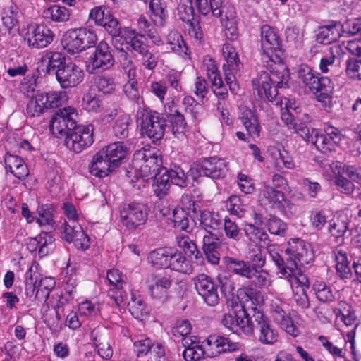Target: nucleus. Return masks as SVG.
I'll list each match as a JSON object with an SVG mask.
<instances>
[{
    "mask_svg": "<svg viewBox=\"0 0 361 361\" xmlns=\"http://www.w3.org/2000/svg\"><path fill=\"white\" fill-rule=\"evenodd\" d=\"M317 298L322 302H331L335 299V293L332 288L324 282H317L313 285Z\"/></svg>",
    "mask_w": 361,
    "mask_h": 361,
    "instance_id": "nucleus-48",
    "label": "nucleus"
},
{
    "mask_svg": "<svg viewBox=\"0 0 361 361\" xmlns=\"http://www.w3.org/2000/svg\"><path fill=\"white\" fill-rule=\"evenodd\" d=\"M186 165H179L171 163L169 168L161 169L156 176V187L154 190L158 196L166 194L171 184L185 188L192 185V183L186 176Z\"/></svg>",
    "mask_w": 361,
    "mask_h": 361,
    "instance_id": "nucleus-6",
    "label": "nucleus"
},
{
    "mask_svg": "<svg viewBox=\"0 0 361 361\" xmlns=\"http://www.w3.org/2000/svg\"><path fill=\"white\" fill-rule=\"evenodd\" d=\"M200 223L201 227L207 231V234H210L213 231L220 228L221 219L217 213L203 210L200 212Z\"/></svg>",
    "mask_w": 361,
    "mask_h": 361,
    "instance_id": "nucleus-36",
    "label": "nucleus"
},
{
    "mask_svg": "<svg viewBox=\"0 0 361 361\" xmlns=\"http://www.w3.org/2000/svg\"><path fill=\"white\" fill-rule=\"evenodd\" d=\"M269 255L279 273L286 276L293 274L299 264H307L314 259L312 251L300 238H292L288 241L284 255L275 250H270Z\"/></svg>",
    "mask_w": 361,
    "mask_h": 361,
    "instance_id": "nucleus-3",
    "label": "nucleus"
},
{
    "mask_svg": "<svg viewBox=\"0 0 361 361\" xmlns=\"http://www.w3.org/2000/svg\"><path fill=\"white\" fill-rule=\"evenodd\" d=\"M149 8L155 24L163 26L168 18L166 2L164 0H150Z\"/></svg>",
    "mask_w": 361,
    "mask_h": 361,
    "instance_id": "nucleus-37",
    "label": "nucleus"
},
{
    "mask_svg": "<svg viewBox=\"0 0 361 361\" xmlns=\"http://www.w3.org/2000/svg\"><path fill=\"white\" fill-rule=\"evenodd\" d=\"M43 99V97H41L39 92H38L34 99L28 102L26 108L27 114L31 117L40 116L44 110H47Z\"/></svg>",
    "mask_w": 361,
    "mask_h": 361,
    "instance_id": "nucleus-57",
    "label": "nucleus"
},
{
    "mask_svg": "<svg viewBox=\"0 0 361 361\" xmlns=\"http://www.w3.org/2000/svg\"><path fill=\"white\" fill-rule=\"evenodd\" d=\"M177 16L183 22L187 23L194 20V7L192 0H179Z\"/></svg>",
    "mask_w": 361,
    "mask_h": 361,
    "instance_id": "nucleus-52",
    "label": "nucleus"
},
{
    "mask_svg": "<svg viewBox=\"0 0 361 361\" xmlns=\"http://www.w3.org/2000/svg\"><path fill=\"white\" fill-rule=\"evenodd\" d=\"M185 111L191 115L192 119L195 121L199 118L202 111V106L198 103L194 97L185 96L182 101Z\"/></svg>",
    "mask_w": 361,
    "mask_h": 361,
    "instance_id": "nucleus-55",
    "label": "nucleus"
},
{
    "mask_svg": "<svg viewBox=\"0 0 361 361\" xmlns=\"http://www.w3.org/2000/svg\"><path fill=\"white\" fill-rule=\"evenodd\" d=\"M47 59L46 72L49 75H54L63 89L76 87L84 79L83 70L76 63L68 61L66 54L61 51H47Z\"/></svg>",
    "mask_w": 361,
    "mask_h": 361,
    "instance_id": "nucleus-2",
    "label": "nucleus"
},
{
    "mask_svg": "<svg viewBox=\"0 0 361 361\" xmlns=\"http://www.w3.org/2000/svg\"><path fill=\"white\" fill-rule=\"evenodd\" d=\"M193 282L197 293L207 305L214 307L219 303V285L211 276L200 274L193 279Z\"/></svg>",
    "mask_w": 361,
    "mask_h": 361,
    "instance_id": "nucleus-12",
    "label": "nucleus"
},
{
    "mask_svg": "<svg viewBox=\"0 0 361 361\" xmlns=\"http://www.w3.org/2000/svg\"><path fill=\"white\" fill-rule=\"evenodd\" d=\"M255 331L258 341L262 345H274L279 338L277 329L273 322L260 310L254 317Z\"/></svg>",
    "mask_w": 361,
    "mask_h": 361,
    "instance_id": "nucleus-14",
    "label": "nucleus"
},
{
    "mask_svg": "<svg viewBox=\"0 0 361 361\" xmlns=\"http://www.w3.org/2000/svg\"><path fill=\"white\" fill-rule=\"evenodd\" d=\"M202 175L213 180L223 179L228 172V162L217 157L204 158L201 161Z\"/></svg>",
    "mask_w": 361,
    "mask_h": 361,
    "instance_id": "nucleus-17",
    "label": "nucleus"
},
{
    "mask_svg": "<svg viewBox=\"0 0 361 361\" xmlns=\"http://www.w3.org/2000/svg\"><path fill=\"white\" fill-rule=\"evenodd\" d=\"M207 345L204 347L198 343L192 348L185 349L183 355L186 361H199L201 358L207 357Z\"/></svg>",
    "mask_w": 361,
    "mask_h": 361,
    "instance_id": "nucleus-59",
    "label": "nucleus"
},
{
    "mask_svg": "<svg viewBox=\"0 0 361 361\" xmlns=\"http://www.w3.org/2000/svg\"><path fill=\"white\" fill-rule=\"evenodd\" d=\"M70 10L66 7L54 4L43 10L42 16L48 23H63L69 20Z\"/></svg>",
    "mask_w": 361,
    "mask_h": 361,
    "instance_id": "nucleus-29",
    "label": "nucleus"
},
{
    "mask_svg": "<svg viewBox=\"0 0 361 361\" xmlns=\"http://www.w3.org/2000/svg\"><path fill=\"white\" fill-rule=\"evenodd\" d=\"M166 121V132L169 131L178 139H182L185 136L187 128V122L184 115L180 111L171 110L167 111V116L164 115Z\"/></svg>",
    "mask_w": 361,
    "mask_h": 361,
    "instance_id": "nucleus-21",
    "label": "nucleus"
},
{
    "mask_svg": "<svg viewBox=\"0 0 361 361\" xmlns=\"http://www.w3.org/2000/svg\"><path fill=\"white\" fill-rule=\"evenodd\" d=\"M262 195L267 202L272 204L274 208H283L282 201L285 197L284 192L280 190H277L272 186L265 185L262 191Z\"/></svg>",
    "mask_w": 361,
    "mask_h": 361,
    "instance_id": "nucleus-41",
    "label": "nucleus"
},
{
    "mask_svg": "<svg viewBox=\"0 0 361 361\" xmlns=\"http://www.w3.org/2000/svg\"><path fill=\"white\" fill-rule=\"evenodd\" d=\"M348 229L349 220L347 216L336 218L329 223V231L336 238L343 236Z\"/></svg>",
    "mask_w": 361,
    "mask_h": 361,
    "instance_id": "nucleus-50",
    "label": "nucleus"
},
{
    "mask_svg": "<svg viewBox=\"0 0 361 361\" xmlns=\"http://www.w3.org/2000/svg\"><path fill=\"white\" fill-rule=\"evenodd\" d=\"M172 221L173 227L180 231L189 232L190 219L188 212L182 207H176L173 210Z\"/></svg>",
    "mask_w": 361,
    "mask_h": 361,
    "instance_id": "nucleus-47",
    "label": "nucleus"
},
{
    "mask_svg": "<svg viewBox=\"0 0 361 361\" xmlns=\"http://www.w3.org/2000/svg\"><path fill=\"white\" fill-rule=\"evenodd\" d=\"M167 269L183 274H190L192 267L190 262L180 251L171 250Z\"/></svg>",
    "mask_w": 361,
    "mask_h": 361,
    "instance_id": "nucleus-27",
    "label": "nucleus"
},
{
    "mask_svg": "<svg viewBox=\"0 0 361 361\" xmlns=\"http://www.w3.org/2000/svg\"><path fill=\"white\" fill-rule=\"evenodd\" d=\"M298 78L310 91L317 94V100L322 103L325 108H331L333 85L328 77L321 76L309 66L302 64L298 69Z\"/></svg>",
    "mask_w": 361,
    "mask_h": 361,
    "instance_id": "nucleus-4",
    "label": "nucleus"
},
{
    "mask_svg": "<svg viewBox=\"0 0 361 361\" xmlns=\"http://www.w3.org/2000/svg\"><path fill=\"white\" fill-rule=\"evenodd\" d=\"M119 64L128 78H134L136 73V66L130 54L125 51L120 53L118 56Z\"/></svg>",
    "mask_w": 361,
    "mask_h": 361,
    "instance_id": "nucleus-53",
    "label": "nucleus"
},
{
    "mask_svg": "<svg viewBox=\"0 0 361 361\" xmlns=\"http://www.w3.org/2000/svg\"><path fill=\"white\" fill-rule=\"evenodd\" d=\"M260 310L257 307L250 310H242V314H238V331L240 330L247 336L252 335L255 332L254 317L259 314Z\"/></svg>",
    "mask_w": 361,
    "mask_h": 361,
    "instance_id": "nucleus-30",
    "label": "nucleus"
},
{
    "mask_svg": "<svg viewBox=\"0 0 361 361\" xmlns=\"http://www.w3.org/2000/svg\"><path fill=\"white\" fill-rule=\"evenodd\" d=\"M224 232L225 235L228 238L233 239L234 240H239L242 237L240 228L235 221L231 218L226 216L224 218Z\"/></svg>",
    "mask_w": 361,
    "mask_h": 361,
    "instance_id": "nucleus-62",
    "label": "nucleus"
},
{
    "mask_svg": "<svg viewBox=\"0 0 361 361\" xmlns=\"http://www.w3.org/2000/svg\"><path fill=\"white\" fill-rule=\"evenodd\" d=\"M216 281L227 305L233 307L235 305H238V297L235 293V283L231 276L225 274H219L216 277Z\"/></svg>",
    "mask_w": 361,
    "mask_h": 361,
    "instance_id": "nucleus-23",
    "label": "nucleus"
},
{
    "mask_svg": "<svg viewBox=\"0 0 361 361\" xmlns=\"http://www.w3.org/2000/svg\"><path fill=\"white\" fill-rule=\"evenodd\" d=\"M51 230L42 231L37 235L39 241V256L43 257L47 256L54 247L55 238L51 234Z\"/></svg>",
    "mask_w": 361,
    "mask_h": 361,
    "instance_id": "nucleus-45",
    "label": "nucleus"
},
{
    "mask_svg": "<svg viewBox=\"0 0 361 361\" xmlns=\"http://www.w3.org/2000/svg\"><path fill=\"white\" fill-rule=\"evenodd\" d=\"M341 35L350 37L361 32V18L345 20L341 24L340 32Z\"/></svg>",
    "mask_w": 361,
    "mask_h": 361,
    "instance_id": "nucleus-58",
    "label": "nucleus"
},
{
    "mask_svg": "<svg viewBox=\"0 0 361 361\" xmlns=\"http://www.w3.org/2000/svg\"><path fill=\"white\" fill-rule=\"evenodd\" d=\"M254 273L262 269L266 262V254L259 247L253 248L249 253V261Z\"/></svg>",
    "mask_w": 361,
    "mask_h": 361,
    "instance_id": "nucleus-54",
    "label": "nucleus"
},
{
    "mask_svg": "<svg viewBox=\"0 0 361 361\" xmlns=\"http://www.w3.org/2000/svg\"><path fill=\"white\" fill-rule=\"evenodd\" d=\"M262 60L272 75L260 71L252 80L257 99L274 102L279 94L278 89L288 87L289 71L284 64L285 50L282 41L275 30L268 25L261 27Z\"/></svg>",
    "mask_w": 361,
    "mask_h": 361,
    "instance_id": "nucleus-1",
    "label": "nucleus"
},
{
    "mask_svg": "<svg viewBox=\"0 0 361 361\" xmlns=\"http://www.w3.org/2000/svg\"><path fill=\"white\" fill-rule=\"evenodd\" d=\"M267 226L271 234L277 235H283L287 228L286 224L279 217L274 215H269L267 221Z\"/></svg>",
    "mask_w": 361,
    "mask_h": 361,
    "instance_id": "nucleus-60",
    "label": "nucleus"
},
{
    "mask_svg": "<svg viewBox=\"0 0 361 361\" xmlns=\"http://www.w3.org/2000/svg\"><path fill=\"white\" fill-rule=\"evenodd\" d=\"M130 116L126 114H120L115 120L112 126L113 133L118 139H124L128 136Z\"/></svg>",
    "mask_w": 361,
    "mask_h": 361,
    "instance_id": "nucleus-40",
    "label": "nucleus"
},
{
    "mask_svg": "<svg viewBox=\"0 0 361 361\" xmlns=\"http://www.w3.org/2000/svg\"><path fill=\"white\" fill-rule=\"evenodd\" d=\"M274 312L275 319L280 324L281 328L284 329L286 333L293 337H297L300 334L299 329L296 327L291 318L281 306H274Z\"/></svg>",
    "mask_w": 361,
    "mask_h": 361,
    "instance_id": "nucleus-34",
    "label": "nucleus"
},
{
    "mask_svg": "<svg viewBox=\"0 0 361 361\" xmlns=\"http://www.w3.org/2000/svg\"><path fill=\"white\" fill-rule=\"evenodd\" d=\"M100 151L103 152L104 156L116 169L121 166L122 161L128 153V149L123 142L111 143L101 149Z\"/></svg>",
    "mask_w": 361,
    "mask_h": 361,
    "instance_id": "nucleus-22",
    "label": "nucleus"
},
{
    "mask_svg": "<svg viewBox=\"0 0 361 361\" xmlns=\"http://www.w3.org/2000/svg\"><path fill=\"white\" fill-rule=\"evenodd\" d=\"M56 212V207L53 204L38 205L37 209L38 216L35 217V221L40 226H47V230L53 231L56 226L54 221Z\"/></svg>",
    "mask_w": 361,
    "mask_h": 361,
    "instance_id": "nucleus-26",
    "label": "nucleus"
},
{
    "mask_svg": "<svg viewBox=\"0 0 361 361\" xmlns=\"http://www.w3.org/2000/svg\"><path fill=\"white\" fill-rule=\"evenodd\" d=\"M135 33V30L132 29L130 27H124L122 28V30H120L116 35H111V42L113 46L120 53L122 51H125L123 49V46L125 44L128 45V40L130 37V35H133Z\"/></svg>",
    "mask_w": 361,
    "mask_h": 361,
    "instance_id": "nucleus-46",
    "label": "nucleus"
},
{
    "mask_svg": "<svg viewBox=\"0 0 361 361\" xmlns=\"http://www.w3.org/2000/svg\"><path fill=\"white\" fill-rule=\"evenodd\" d=\"M94 126L77 125L64 139V145L70 151L80 153L94 142Z\"/></svg>",
    "mask_w": 361,
    "mask_h": 361,
    "instance_id": "nucleus-9",
    "label": "nucleus"
},
{
    "mask_svg": "<svg viewBox=\"0 0 361 361\" xmlns=\"http://www.w3.org/2000/svg\"><path fill=\"white\" fill-rule=\"evenodd\" d=\"M94 85L103 94H112L116 90L114 78L109 75H101L94 78Z\"/></svg>",
    "mask_w": 361,
    "mask_h": 361,
    "instance_id": "nucleus-49",
    "label": "nucleus"
},
{
    "mask_svg": "<svg viewBox=\"0 0 361 361\" xmlns=\"http://www.w3.org/2000/svg\"><path fill=\"white\" fill-rule=\"evenodd\" d=\"M78 114L74 108L71 106L60 109L52 116L49 128L56 136H66L76 126Z\"/></svg>",
    "mask_w": 361,
    "mask_h": 361,
    "instance_id": "nucleus-10",
    "label": "nucleus"
},
{
    "mask_svg": "<svg viewBox=\"0 0 361 361\" xmlns=\"http://www.w3.org/2000/svg\"><path fill=\"white\" fill-rule=\"evenodd\" d=\"M195 4L202 15H207L209 12H212L214 17H220L222 15L221 0H195Z\"/></svg>",
    "mask_w": 361,
    "mask_h": 361,
    "instance_id": "nucleus-38",
    "label": "nucleus"
},
{
    "mask_svg": "<svg viewBox=\"0 0 361 361\" xmlns=\"http://www.w3.org/2000/svg\"><path fill=\"white\" fill-rule=\"evenodd\" d=\"M147 287L151 297L161 303L166 302L170 298V289L173 279L169 275L152 274L147 279Z\"/></svg>",
    "mask_w": 361,
    "mask_h": 361,
    "instance_id": "nucleus-13",
    "label": "nucleus"
},
{
    "mask_svg": "<svg viewBox=\"0 0 361 361\" xmlns=\"http://www.w3.org/2000/svg\"><path fill=\"white\" fill-rule=\"evenodd\" d=\"M96 34L85 28L70 29L67 30L61 39V44L67 54L74 55L95 44Z\"/></svg>",
    "mask_w": 361,
    "mask_h": 361,
    "instance_id": "nucleus-7",
    "label": "nucleus"
},
{
    "mask_svg": "<svg viewBox=\"0 0 361 361\" xmlns=\"http://www.w3.org/2000/svg\"><path fill=\"white\" fill-rule=\"evenodd\" d=\"M8 162L14 169L13 176L19 180H25L29 176V169L24 160L17 155L7 153Z\"/></svg>",
    "mask_w": 361,
    "mask_h": 361,
    "instance_id": "nucleus-42",
    "label": "nucleus"
},
{
    "mask_svg": "<svg viewBox=\"0 0 361 361\" xmlns=\"http://www.w3.org/2000/svg\"><path fill=\"white\" fill-rule=\"evenodd\" d=\"M82 106L89 112H98L103 106V102L95 94L87 92L82 97Z\"/></svg>",
    "mask_w": 361,
    "mask_h": 361,
    "instance_id": "nucleus-51",
    "label": "nucleus"
},
{
    "mask_svg": "<svg viewBox=\"0 0 361 361\" xmlns=\"http://www.w3.org/2000/svg\"><path fill=\"white\" fill-rule=\"evenodd\" d=\"M116 168L103 154L100 150L93 157L89 164L88 170L91 175L103 178L114 171Z\"/></svg>",
    "mask_w": 361,
    "mask_h": 361,
    "instance_id": "nucleus-19",
    "label": "nucleus"
},
{
    "mask_svg": "<svg viewBox=\"0 0 361 361\" xmlns=\"http://www.w3.org/2000/svg\"><path fill=\"white\" fill-rule=\"evenodd\" d=\"M55 38L54 32L44 24L35 25L28 34L27 43L30 47L42 49L49 45Z\"/></svg>",
    "mask_w": 361,
    "mask_h": 361,
    "instance_id": "nucleus-16",
    "label": "nucleus"
},
{
    "mask_svg": "<svg viewBox=\"0 0 361 361\" xmlns=\"http://www.w3.org/2000/svg\"><path fill=\"white\" fill-rule=\"evenodd\" d=\"M207 76L212 85V91L218 98L219 102L225 101L228 98V90L224 84L220 72L212 59L206 63Z\"/></svg>",
    "mask_w": 361,
    "mask_h": 361,
    "instance_id": "nucleus-18",
    "label": "nucleus"
},
{
    "mask_svg": "<svg viewBox=\"0 0 361 361\" xmlns=\"http://www.w3.org/2000/svg\"><path fill=\"white\" fill-rule=\"evenodd\" d=\"M171 248L159 247L151 251L147 255V261L157 269H167Z\"/></svg>",
    "mask_w": 361,
    "mask_h": 361,
    "instance_id": "nucleus-35",
    "label": "nucleus"
},
{
    "mask_svg": "<svg viewBox=\"0 0 361 361\" xmlns=\"http://www.w3.org/2000/svg\"><path fill=\"white\" fill-rule=\"evenodd\" d=\"M128 308L131 314L136 319H140L148 314L146 305L140 295L135 293L131 294V300L128 302Z\"/></svg>",
    "mask_w": 361,
    "mask_h": 361,
    "instance_id": "nucleus-43",
    "label": "nucleus"
},
{
    "mask_svg": "<svg viewBox=\"0 0 361 361\" xmlns=\"http://www.w3.org/2000/svg\"><path fill=\"white\" fill-rule=\"evenodd\" d=\"M345 66L347 75L350 78L360 80L361 60L355 58H350L346 61Z\"/></svg>",
    "mask_w": 361,
    "mask_h": 361,
    "instance_id": "nucleus-64",
    "label": "nucleus"
},
{
    "mask_svg": "<svg viewBox=\"0 0 361 361\" xmlns=\"http://www.w3.org/2000/svg\"><path fill=\"white\" fill-rule=\"evenodd\" d=\"M223 56L226 63L223 64L224 73H238L242 66L235 49L229 43H225L222 47Z\"/></svg>",
    "mask_w": 361,
    "mask_h": 361,
    "instance_id": "nucleus-25",
    "label": "nucleus"
},
{
    "mask_svg": "<svg viewBox=\"0 0 361 361\" xmlns=\"http://www.w3.org/2000/svg\"><path fill=\"white\" fill-rule=\"evenodd\" d=\"M240 119L249 135L259 137L261 126L256 114L251 109H246L241 113Z\"/></svg>",
    "mask_w": 361,
    "mask_h": 361,
    "instance_id": "nucleus-33",
    "label": "nucleus"
},
{
    "mask_svg": "<svg viewBox=\"0 0 361 361\" xmlns=\"http://www.w3.org/2000/svg\"><path fill=\"white\" fill-rule=\"evenodd\" d=\"M167 43L173 52L181 56H188L187 47L183 36L177 31H171L167 36Z\"/></svg>",
    "mask_w": 361,
    "mask_h": 361,
    "instance_id": "nucleus-39",
    "label": "nucleus"
},
{
    "mask_svg": "<svg viewBox=\"0 0 361 361\" xmlns=\"http://www.w3.org/2000/svg\"><path fill=\"white\" fill-rule=\"evenodd\" d=\"M334 183L337 190L341 193L350 195H353L355 190V187L353 181L343 175L335 176Z\"/></svg>",
    "mask_w": 361,
    "mask_h": 361,
    "instance_id": "nucleus-61",
    "label": "nucleus"
},
{
    "mask_svg": "<svg viewBox=\"0 0 361 361\" xmlns=\"http://www.w3.org/2000/svg\"><path fill=\"white\" fill-rule=\"evenodd\" d=\"M39 94L44 99L43 102L47 109L56 108L61 106L64 101L63 92H41Z\"/></svg>",
    "mask_w": 361,
    "mask_h": 361,
    "instance_id": "nucleus-56",
    "label": "nucleus"
},
{
    "mask_svg": "<svg viewBox=\"0 0 361 361\" xmlns=\"http://www.w3.org/2000/svg\"><path fill=\"white\" fill-rule=\"evenodd\" d=\"M207 357H216L222 353L238 351L240 344L233 342L228 337L219 334L210 335L206 339Z\"/></svg>",
    "mask_w": 361,
    "mask_h": 361,
    "instance_id": "nucleus-15",
    "label": "nucleus"
},
{
    "mask_svg": "<svg viewBox=\"0 0 361 361\" xmlns=\"http://www.w3.org/2000/svg\"><path fill=\"white\" fill-rule=\"evenodd\" d=\"M148 207L140 202L124 204L120 210L122 224L128 230L133 231L145 224L148 219Z\"/></svg>",
    "mask_w": 361,
    "mask_h": 361,
    "instance_id": "nucleus-8",
    "label": "nucleus"
},
{
    "mask_svg": "<svg viewBox=\"0 0 361 361\" xmlns=\"http://www.w3.org/2000/svg\"><path fill=\"white\" fill-rule=\"evenodd\" d=\"M244 231L247 238L254 243L265 242L268 239L264 231L252 224H247Z\"/></svg>",
    "mask_w": 361,
    "mask_h": 361,
    "instance_id": "nucleus-63",
    "label": "nucleus"
},
{
    "mask_svg": "<svg viewBox=\"0 0 361 361\" xmlns=\"http://www.w3.org/2000/svg\"><path fill=\"white\" fill-rule=\"evenodd\" d=\"M221 247V243L216 235L210 233L203 237L202 248L205 258L211 264H219L220 261L219 250Z\"/></svg>",
    "mask_w": 361,
    "mask_h": 361,
    "instance_id": "nucleus-20",
    "label": "nucleus"
},
{
    "mask_svg": "<svg viewBox=\"0 0 361 361\" xmlns=\"http://www.w3.org/2000/svg\"><path fill=\"white\" fill-rule=\"evenodd\" d=\"M328 136L325 133H319L317 132L314 134V140L312 143L322 154H326L327 157L336 154V148L337 147L334 143H331Z\"/></svg>",
    "mask_w": 361,
    "mask_h": 361,
    "instance_id": "nucleus-44",
    "label": "nucleus"
},
{
    "mask_svg": "<svg viewBox=\"0 0 361 361\" xmlns=\"http://www.w3.org/2000/svg\"><path fill=\"white\" fill-rule=\"evenodd\" d=\"M137 116L140 120L142 135L150 139L154 144H159L166 132L167 126L163 114L149 107H139Z\"/></svg>",
    "mask_w": 361,
    "mask_h": 361,
    "instance_id": "nucleus-5",
    "label": "nucleus"
},
{
    "mask_svg": "<svg viewBox=\"0 0 361 361\" xmlns=\"http://www.w3.org/2000/svg\"><path fill=\"white\" fill-rule=\"evenodd\" d=\"M89 61L88 71L92 74L108 70L113 67L115 63L112 49L104 40L101 41L96 46Z\"/></svg>",
    "mask_w": 361,
    "mask_h": 361,
    "instance_id": "nucleus-11",
    "label": "nucleus"
},
{
    "mask_svg": "<svg viewBox=\"0 0 361 361\" xmlns=\"http://www.w3.org/2000/svg\"><path fill=\"white\" fill-rule=\"evenodd\" d=\"M341 23L331 21L329 24L319 26L316 33V40L320 44H329L336 42L341 36Z\"/></svg>",
    "mask_w": 361,
    "mask_h": 361,
    "instance_id": "nucleus-24",
    "label": "nucleus"
},
{
    "mask_svg": "<svg viewBox=\"0 0 361 361\" xmlns=\"http://www.w3.org/2000/svg\"><path fill=\"white\" fill-rule=\"evenodd\" d=\"M334 260L336 262V274L341 279H350L353 276L350 262L348 260L347 252L336 248L333 252Z\"/></svg>",
    "mask_w": 361,
    "mask_h": 361,
    "instance_id": "nucleus-28",
    "label": "nucleus"
},
{
    "mask_svg": "<svg viewBox=\"0 0 361 361\" xmlns=\"http://www.w3.org/2000/svg\"><path fill=\"white\" fill-rule=\"evenodd\" d=\"M224 261L228 269L233 274L247 279H252L254 272L249 262L231 257H224Z\"/></svg>",
    "mask_w": 361,
    "mask_h": 361,
    "instance_id": "nucleus-31",
    "label": "nucleus"
},
{
    "mask_svg": "<svg viewBox=\"0 0 361 361\" xmlns=\"http://www.w3.org/2000/svg\"><path fill=\"white\" fill-rule=\"evenodd\" d=\"M162 160L160 157V154L155 149H152V154H150L149 157L142 162V164H140V170L142 171L146 176H154V182L156 183V176L158 175L161 169H164L165 167L161 166Z\"/></svg>",
    "mask_w": 361,
    "mask_h": 361,
    "instance_id": "nucleus-32",
    "label": "nucleus"
}]
</instances>
